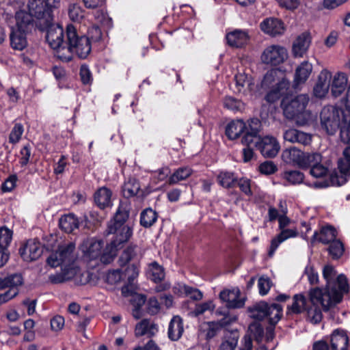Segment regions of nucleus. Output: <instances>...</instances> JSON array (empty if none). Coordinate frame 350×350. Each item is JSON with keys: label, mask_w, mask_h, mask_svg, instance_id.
<instances>
[{"label": "nucleus", "mask_w": 350, "mask_h": 350, "mask_svg": "<svg viewBox=\"0 0 350 350\" xmlns=\"http://www.w3.org/2000/svg\"><path fill=\"white\" fill-rule=\"evenodd\" d=\"M191 174V170L189 167H180L176 170L169 178L170 185L176 184L180 180H185Z\"/></svg>", "instance_id": "nucleus-50"}, {"label": "nucleus", "mask_w": 350, "mask_h": 350, "mask_svg": "<svg viewBox=\"0 0 350 350\" xmlns=\"http://www.w3.org/2000/svg\"><path fill=\"white\" fill-rule=\"evenodd\" d=\"M239 338V332L237 329L227 331L218 350H234L237 346Z\"/></svg>", "instance_id": "nucleus-38"}, {"label": "nucleus", "mask_w": 350, "mask_h": 350, "mask_svg": "<svg viewBox=\"0 0 350 350\" xmlns=\"http://www.w3.org/2000/svg\"><path fill=\"white\" fill-rule=\"evenodd\" d=\"M27 33L19 30L12 29L10 36L11 46L15 50H23L27 45Z\"/></svg>", "instance_id": "nucleus-42"}, {"label": "nucleus", "mask_w": 350, "mask_h": 350, "mask_svg": "<svg viewBox=\"0 0 350 350\" xmlns=\"http://www.w3.org/2000/svg\"><path fill=\"white\" fill-rule=\"evenodd\" d=\"M139 267V263H133L124 269L120 267L109 271L106 275V282L113 285L122 280H127L131 283L138 276Z\"/></svg>", "instance_id": "nucleus-12"}, {"label": "nucleus", "mask_w": 350, "mask_h": 350, "mask_svg": "<svg viewBox=\"0 0 350 350\" xmlns=\"http://www.w3.org/2000/svg\"><path fill=\"white\" fill-rule=\"evenodd\" d=\"M309 101L306 94H300L293 98L285 97L281 102L284 116L288 119L296 118L297 123L304 125L307 122L308 113L306 111Z\"/></svg>", "instance_id": "nucleus-6"}, {"label": "nucleus", "mask_w": 350, "mask_h": 350, "mask_svg": "<svg viewBox=\"0 0 350 350\" xmlns=\"http://www.w3.org/2000/svg\"><path fill=\"white\" fill-rule=\"evenodd\" d=\"M293 304L288 306L286 308V314L289 315L299 314L305 312L307 306V299L302 293L295 294L293 297Z\"/></svg>", "instance_id": "nucleus-36"}, {"label": "nucleus", "mask_w": 350, "mask_h": 350, "mask_svg": "<svg viewBox=\"0 0 350 350\" xmlns=\"http://www.w3.org/2000/svg\"><path fill=\"white\" fill-rule=\"evenodd\" d=\"M278 306H282L280 304L273 303L269 304L267 301H260L250 307L248 311L250 312L252 319L260 322L266 318L269 319L272 317L271 314L273 311L278 313L279 308L277 307Z\"/></svg>", "instance_id": "nucleus-14"}, {"label": "nucleus", "mask_w": 350, "mask_h": 350, "mask_svg": "<svg viewBox=\"0 0 350 350\" xmlns=\"http://www.w3.org/2000/svg\"><path fill=\"white\" fill-rule=\"evenodd\" d=\"M28 14L38 19V27L53 21L52 9L43 0H29Z\"/></svg>", "instance_id": "nucleus-10"}, {"label": "nucleus", "mask_w": 350, "mask_h": 350, "mask_svg": "<svg viewBox=\"0 0 350 350\" xmlns=\"http://www.w3.org/2000/svg\"><path fill=\"white\" fill-rule=\"evenodd\" d=\"M260 27L265 33L273 37L282 35L284 31L283 22L275 18H265L260 23Z\"/></svg>", "instance_id": "nucleus-17"}, {"label": "nucleus", "mask_w": 350, "mask_h": 350, "mask_svg": "<svg viewBox=\"0 0 350 350\" xmlns=\"http://www.w3.org/2000/svg\"><path fill=\"white\" fill-rule=\"evenodd\" d=\"M17 176L16 174L10 175L8 178L2 183L1 190L3 192H10L16 185Z\"/></svg>", "instance_id": "nucleus-60"}, {"label": "nucleus", "mask_w": 350, "mask_h": 350, "mask_svg": "<svg viewBox=\"0 0 350 350\" xmlns=\"http://www.w3.org/2000/svg\"><path fill=\"white\" fill-rule=\"evenodd\" d=\"M122 191L125 198H130L134 196L142 197L144 196V192L140 189V183L134 176H129L125 180Z\"/></svg>", "instance_id": "nucleus-22"}, {"label": "nucleus", "mask_w": 350, "mask_h": 350, "mask_svg": "<svg viewBox=\"0 0 350 350\" xmlns=\"http://www.w3.org/2000/svg\"><path fill=\"white\" fill-rule=\"evenodd\" d=\"M160 304L156 297L149 298L146 305V312L150 315L157 314L160 311Z\"/></svg>", "instance_id": "nucleus-59"}, {"label": "nucleus", "mask_w": 350, "mask_h": 350, "mask_svg": "<svg viewBox=\"0 0 350 350\" xmlns=\"http://www.w3.org/2000/svg\"><path fill=\"white\" fill-rule=\"evenodd\" d=\"M112 191L106 187L98 189L94 194V201L96 205L101 210L111 206Z\"/></svg>", "instance_id": "nucleus-26"}, {"label": "nucleus", "mask_w": 350, "mask_h": 350, "mask_svg": "<svg viewBox=\"0 0 350 350\" xmlns=\"http://www.w3.org/2000/svg\"><path fill=\"white\" fill-rule=\"evenodd\" d=\"M43 250L39 241L29 239L19 248V254L23 260L31 262L41 256Z\"/></svg>", "instance_id": "nucleus-15"}, {"label": "nucleus", "mask_w": 350, "mask_h": 350, "mask_svg": "<svg viewBox=\"0 0 350 350\" xmlns=\"http://www.w3.org/2000/svg\"><path fill=\"white\" fill-rule=\"evenodd\" d=\"M236 320V317H224L217 322H208V327L206 333V339L208 340L212 339L217 334L221 328L229 325L232 321H235Z\"/></svg>", "instance_id": "nucleus-34"}, {"label": "nucleus", "mask_w": 350, "mask_h": 350, "mask_svg": "<svg viewBox=\"0 0 350 350\" xmlns=\"http://www.w3.org/2000/svg\"><path fill=\"white\" fill-rule=\"evenodd\" d=\"M312 70V66L308 62H303L296 69L295 74V86L297 87L299 84L304 83L308 79Z\"/></svg>", "instance_id": "nucleus-43"}, {"label": "nucleus", "mask_w": 350, "mask_h": 350, "mask_svg": "<svg viewBox=\"0 0 350 350\" xmlns=\"http://www.w3.org/2000/svg\"><path fill=\"white\" fill-rule=\"evenodd\" d=\"M237 179L234 173L229 172H221L217 177L218 183L226 189L237 187Z\"/></svg>", "instance_id": "nucleus-45"}, {"label": "nucleus", "mask_w": 350, "mask_h": 350, "mask_svg": "<svg viewBox=\"0 0 350 350\" xmlns=\"http://www.w3.org/2000/svg\"><path fill=\"white\" fill-rule=\"evenodd\" d=\"M282 159L299 169H310V174L314 178L328 176L322 181L314 183L318 188L340 187L350 179V154H342L338 159L337 168H333L332 154H282Z\"/></svg>", "instance_id": "nucleus-1"}, {"label": "nucleus", "mask_w": 350, "mask_h": 350, "mask_svg": "<svg viewBox=\"0 0 350 350\" xmlns=\"http://www.w3.org/2000/svg\"><path fill=\"white\" fill-rule=\"evenodd\" d=\"M147 297L144 294L134 293L130 300L131 304L133 308L132 315L135 319H139L143 316L142 307L145 304Z\"/></svg>", "instance_id": "nucleus-39"}, {"label": "nucleus", "mask_w": 350, "mask_h": 350, "mask_svg": "<svg viewBox=\"0 0 350 350\" xmlns=\"http://www.w3.org/2000/svg\"><path fill=\"white\" fill-rule=\"evenodd\" d=\"M331 78L332 74L328 70H323L320 72L313 90L316 97L321 98L325 96L330 87Z\"/></svg>", "instance_id": "nucleus-18"}, {"label": "nucleus", "mask_w": 350, "mask_h": 350, "mask_svg": "<svg viewBox=\"0 0 350 350\" xmlns=\"http://www.w3.org/2000/svg\"><path fill=\"white\" fill-rule=\"evenodd\" d=\"M90 40H92L94 42H98L100 40L102 37V32L98 26L93 25L90 27L88 31V36Z\"/></svg>", "instance_id": "nucleus-64"}, {"label": "nucleus", "mask_w": 350, "mask_h": 350, "mask_svg": "<svg viewBox=\"0 0 350 350\" xmlns=\"http://www.w3.org/2000/svg\"><path fill=\"white\" fill-rule=\"evenodd\" d=\"M104 216L98 211L92 210L88 215H85L81 219V227L88 231L94 232L104 220Z\"/></svg>", "instance_id": "nucleus-20"}, {"label": "nucleus", "mask_w": 350, "mask_h": 350, "mask_svg": "<svg viewBox=\"0 0 350 350\" xmlns=\"http://www.w3.org/2000/svg\"><path fill=\"white\" fill-rule=\"evenodd\" d=\"M284 139L290 142L304 143L307 136L296 129H289L284 133Z\"/></svg>", "instance_id": "nucleus-52"}, {"label": "nucleus", "mask_w": 350, "mask_h": 350, "mask_svg": "<svg viewBox=\"0 0 350 350\" xmlns=\"http://www.w3.org/2000/svg\"><path fill=\"white\" fill-rule=\"evenodd\" d=\"M246 123L242 120H234L229 122L226 127V135L230 139H235L241 134L245 133Z\"/></svg>", "instance_id": "nucleus-32"}, {"label": "nucleus", "mask_w": 350, "mask_h": 350, "mask_svg": "<svg viewBox=\"0 0 350 350\" xmlns=\"http://www.w3.org/2000/svg\"><path fill=\"white\" fill-rule=\"evenodd\" d=\"M75 245L69 243L65 245L59 246L55 253H52L47 258V264L51 267H62L64 265L71 264L73 261V252Z\"/></svg>", "instance_id": "nucleus-11"}, {"label": "nucleus", "mask_w": 350, "mask_h": 350, "mask_svg": "<svg viewBox=\"0 0 350 350\" xmlns=\"http://www.w3.org/2000/svg\"><path fill=\"white\" fill-rule=\"evenodd\" d=\"M329 247L327 250L329 256L334 260L340 259L344 254L345 245L344 243L340 239L334 240L329 244Z\"/></svg>", "instance_id": "nucleus-46"}, {"label": "nucleus", "mask_w": 350, "mask_h": 350, "mask_svg": "<svg viewBox=\"0 0 350 350\" xmlns=\"http://www.w3.org/2000/svg\"><path fill=\"white\" fill-rule=\"evenodd\" d=\"M158 213L151 208L144 209L140 213L139 224L146 228H150L157 221Z\"/></svg>", "instance_id": "nucleus-44"}, {"label": "nucleus", "mask_w": 350, "mask_h": 350, "mask_svg": "<svg viewBox=\"0 0 350 350\" xmlns=\"http://www.w3.org/2000/svg\"><path fill=\"white\" fill-rule=\"evenodd\" d=\"M311 43V36L308 32L299 35L293 44V53L295 57H301L308 51Z\"/></svg>", "instance_id": "nucleus-24"}, {"label": "nucleus", "mask_w": 350, "mask_h": 350, "mask_svg": "<svg viewBox=\"0 0 350 350\" xmlns=\"http://www.w3.org/2000/svg\"><path fill=\"white\" fill-rule=\"evenodd\" d=\"M129 215V206L120 202L113 217L107 222L104 232V236L108 243L98 258L101 263H111L117 256L118 252L123 248L133 237V226L127 223Z\"/></svg>", "instance_id": "nucleus-2"}, {"label": "nucleus", "mask_w": 350, "mask_h": 350, "mask_svg": "<svg viewBox=\"0 0 350 350\" xmlns=\"http://www.w3.org/2000/svg\"><path fill=\"white\" fill-rule=\"evenodd\" d=\"M13 231L5 226L0 228V248L8 250L12 240Z\"/></svg>", "instance_id": "nucleus-53"}, {"label": "nucleus", "mask_w": 350, "mask_h": 350, "mask_svg": "<svg viewBox=\"0 0 350 350\" xmlns=\"http://www.w3.org/2000/svg\"><path fill=\"white\" fill-rule=\"evenodd\" d=\"M258 170L262 174L271 175L278 171V166L271 161H265L259 165Z\"/></svg>", "instance_id": "nucleus-56"}, {"label": "nucleus", "mask_w": 350, "mask_h": 350, "mask_svg": "<svg viewBox=\"0 0 350 350\" xmlns=\"http://www.w3.org/2000/svg\"><path fill=\"white\" fill-rule=\"evenodd\" d=\"M235 88L239 93L247 94L250 93L254 86L253 79L251 76L244 73L239 72L234 76Z\"/></svg>", "instance_id": "nucleus-23"}, {"label": "nucleus", "mask_w": 350, "mask_h": 350, "mask_svg": "<svg viewBox=\"0 0 350 350\" xmlns=\"http://www.w3.org/2000/svg\"><path fill=\"white\" fill-rule=\"evenodd\" d=\"M341 103L347 111L332 105L325 106L320 114L321 124L329 135H334L339 129L341 141L348 144L350 142V83Z\"/></svg>", "instance_id": "nucleus-3"}, {"label": "nucleus", "mask_w": 350, "mask_h": 350, "mask_svg": "<svg viewBox=\"0 0 350 350\" xmlns=\"http://www.w3.org/2000/svg\"><path fill=\"white\" fill-rule=\"evenodd\" d=\"M224 107L234 112L243 109V103L241 100L232 96H226L223 100Z\"/></svg>", "instance_id": "nucleus-55"}, {"label": "nucleus", "mask_w": 350, "mask_h": 350, "mask_svg": "<svg viewBox=\"0 0 350 350\" xmlns=\"http://www.w3.org/2000/svg\"><path fill=\"white\" fill-rule=\"evenodd\" d=\"M279 308L278 313H275L273 317H270L268 320L269 326L266 327V333L265 335L266 342H269L275 338V327L279 321L283 316V307L278 306Z\"/></svg>", "instance_id": "nucleus-41"}, {"label": "nucleus", "mask_w": 350, "mask_h": 350, "mask_svg": "<svg viewBox=\"0 0 350 350\" xmlns=\"http://www.w3.org/2000/svg\"><path fill=\"white\" fill-rule=\"evenodd\" d=\"M287 58V50L284 46L278 44L267 46L260 56V59L263 64L271 66L280 65Z\"/></svg>", "instance_id": "nucleus-13"}, {"label": "nucleus", "mask_w": 350, "mask_h": 350, "mask_svg": "<svg viewBox=\"0 0 350 350\" xmlns=\"http://www.w3.org/2000/svg\"><path fill=\"white\" fill-rule=\"evenodd\" d=\"M246 334L251 335L252 338L260 344L265 336L264 328L259 321L252 322L249 325Z\"/></svg>", "instance_id": "nucleus-48"}, {"label": "nucleus", "mask_w": 350, "mask_h": 350, "mask_svg": "<svg viewBox=\"0 0 350 350\" xmlns=\"http://www.w3.org/2000/svg\"><path fill=\"white\" fill-rule=\"evenodd\" d=\"M337 236L338 232L336 228L331 224H326L321 226L319 231H314L310 239V245L313 246L317 242L328 245L337 239Z\"/></svg>", "instance_id": "nucleus-16"}, {"label": "nucleus", "mask_w": 350, "mask_h": 350, "mask_svg": "<svg viewBox=\"0 0 350 350\" xmlns=\"http://www.w3.org/2000/svg\"><path fill=\"white\" fill-rule=\"evenodd\" d=\"M59 228L66 233H72L81 227V221L74 213H69L61 217L59 221Z\"/></svg>", "instance_id": "nucleus-29"}, {"label": "nucleus", "mask_w": 350, "mask_h": 350, "mask_svg": "<svg viewBox=\"0 0 350 350\" xmlns=\"http://www.w3.org/2000/svg\"><path fill=\"white\" fill-rule=\"evenodd\" d=\"M349 337L347 332L337 328L332 332L330 336V347L332 350H347Z\"/></svg>", "instance_id": "nucleus-19"}, {"label": "nucleus", "mask_w": 350, "mask_h": 350, "mask_svg": "<svg viewBox=\"0 0 350 350\" xmlns=\"http://www.w3.org/2000/svg\"><path fill=\"white\" fill-rule=\"evenodd\" d=\"M309 300L311 306L307 305L305 312L307 313L310 321L314 324L320 323L323 318L322 310L319 305L323 308L325 312L329 310L331 307L327 309V304H329V297H326L323 294V288L319 287L312 288L308 293Z\"/></svg>", "instance_id": "nucleus-7"}, {"label": "nucleus", "mask_w": 350, "mask_h": 350, "mask_svg": "<svg viewBox=\"0 0 350 350\" xmlns=\"http://www.w3.org/2000/svg\"><path fill=\"white\" fill-rule=\"evenodd\" d=\"M69 18L75 23H81L85 18V11L77 3L70 4L68 10Z\"/></svg>", "instance_id": "nucleus-49"}, {"label": "nucleus", "mask_w": 350, "mask_h": 350, "mask_svg": "<svg viewBox=\"0 0 350 350\" xmlns=\"http://www.w3.org/2000/svg\"><path fill=\"white\" fill-rule=\"evenodd\" d=\"M70 165L68 154H61L56 161L54 159L53 172L56 176L62 175Z\"/></svg>", "instance_id": "nucleus-51"}, {"label": "nucleus", "mask_w": 350, "mask_h": 350, "mask_svg": "<svg viewBox=\"0 0 350 350\" xmlns=\"http://www.w3.org/2000/svg\"><path fill=\"white\" fill-rule=\"evenodd\" d=\"M183 332L184 327L182 318L179 316L173 317L168 325V338L172 341H177L181 338Z\"/></svg>", "instance_id": "nucleus-28"}, {"label": "nucleus", "mask_w": 350, "mask_h": 350, "mask_svg": "<svg viewBox=\"0 0 350 350\" xmlns=\"http://www.w3.org/2000/svg\"><path fill=\"white\" fill-rule=\"evenodd\" d=\"M41 31H46V40L49 46L54 50L58 51V54H62L66 49V39L63 27L59 24L49 22L38 27Z\"/></svg>", "instance_id": "nucleus-8"}, {"label": "nucleus", "mask_w": 350, "mask_h": 350, "mask_svg": "<svg viewBox=\"0 0 350 350\" xmlns=\"http://www.w3.org/2000/svg\"><path fill=\"white\" fill-rule=\"evenodd\" d=\"M51 328L54 332L62 330L64 326L65 320L61 315H55L51 319Z\"/></svg>", "instance_id": "nucleus-62"}, {"label": "nucleus", "mask_w": 350, "mask_h": 350, "mask_svg": "<svg viewBox=\"0 0 350 350\" xmlns=\"http://www.w3.org/2000/svg\"><path fill=\"white\" fill-rule=\"evenodd\" d=\"M250 182L251 180L248 178H243L239 180L237 179V186H238L240 190L247 196H251L252 195Z\"/></svg>", "instance_id": "nucleus-61"}, {"label": "nucleus", "mask_w": 350, "mask_h": 350, "mask_svg": "<svg viewBox=\"0 0 350 350\" xmlns=\"http://www.w3.org/2000/svg\"><path fill=\"white\" fill-rule=\"evenodd\" d=\"M276 75L277 70L273 69L268 70L262 81V86L269 88L275 81Z\"/></svg>", "instance_id": "nucleus-63"}, {"label": "nucleus", "mask_w": 350, "mask_h": 350, "mask_svg": "<svg viewBox=\"0 0 350 350\" xmlns=\"http://www.w3.org/2000/svg\"><path fill=\"white\" fill-rule=\"evenodd\" d=\"M336 271L330 265H326L323 269V277L326 282L325 287L323 289V294L329 297V304L327 309L332 307L342 301L343 295L349 291V284L347 276L339 274L335 279Z\"/></svg>", "instance_id": "nucleus-4"}, {"label": "nucleus", "mask_w": 350, "mask_h": 350, "mask_svg": "<svg viewBox=\"0 0 350 350\" xmlns=\"http://www.w3.org/2000/svg\"><path fill=\"white\" fill-rule=\"evenodd\" d=\"M271 280L268 277H260L258 281L259 294L262 296L267 295L271 287Z\"/></svg>", "instance_id": "nucleus-58"}, {"label": "nucleus", "mask_w": 350, "mask_h": 350, "mask_svg": "<svg viewBox=\"0 0 350 350\" xmlns=\"http://www.w3.org/2000/svg\"><path fill=\"white\" fill-rule=\"evenodd\" d=\"M16 30L29 33L34 27L33 16L25 11L16 14Z\"/></svg>", "instance_id": "nucleus-30"}, {"label": "nucleus", "mask_w": 350, "mask_h": 350, "mask_svg": "<svg viewBox=\"0 0 350 350\" xmlns=\"http://www.w3.org/2000/svg\"><path fill=\"white\" fill-rule=\"evenodd\" d=\"M219 299L226 303L228 308H241L245 304L243 299H239L238 295L228 289H224L220 292Z\"/></svg>", "instance_id": "nucleus-31"}, {"label": "nucleus", "mask_w": 350, "mask_h": 350, "mask_svg": "<svg viewBox=\"0 0 350 350\" xmlns=\"http://www.w3.org/2000/svg\"><path fill=\"white\" fill-rule=\"evenodd\" d=\"M66 45L65 53L58 54V57L63 62H69L75 54L80 59H85L91 52V42L85 35H79L77 29L72 25H68L66 30Z\"/></svg>", "instance_id": "nucleus-5"}, {"label": "nucleus", "mask_w": 350, "mask_h": 350, "mask_svg": "<svg viewBox=\"0 0 350 350\" xmlns=\"http://www.w3.org/2000/svg\"><path fill=\"white\" fill-rule=\"evenodd\" d=\"M137 248L136 244L131 243L123 250L118 260L120 267L124 269L133 263L130 262L137 256Z\"/></svg>", "instance_id": "nucleus-35"}, {"label": "nucleus", "mask_w": 350, "mask_h": 350, "mask_svg": "<svg viewBox=\"0 0 350 350\" xmlns=\"http://www.w3.org/2000/svg\"><path fill=\"white\" fill-rule=\"evenodd\" d=\"M103 248L102 240H92L85 252V256L90 260L98 259Z\"/></svg>", "instance_id": "nucleus-47"}, {"label": "nucleus", "mask_w": 350, "mask_h": 350, "mask_svg": "<svg viewBox=\"0 0 350 350\" xmlns=\"http://www.w3.org/2000/svg\"><path fill=\"white\" fill-rule=\"evenodd\" d=\"M304 174L298 170L285 171L283 178L292 185L301 183L304 180Z\"/></svg>", "instance_id": "nucleus-54"}, {"label": "nucleus", "mask_w": 350, "mask_h": 350, "mask_svg": "<svg viewBox=\"0 0 350 350\" xmlns=\"http://www.w3.org/2000/svg\"><path fill=\"white\" fill-rule=\"evenodd\" d=\"M348 83L347 76L344 72L336 73L330 84L331 93L333 96L338 97L347 88Z\"/></svg>", "instance_id": "nucleus-33"}, {"label": "nucleus", "mask_w": 350, "mask_h": 350, "mask_svg": "<svg viewBox=\"0 0 350 350\" xmlns=\"http://www.w3.org/2000/svg\"><path fill=\"white\" fill-rule=\"evenodd\" d=\"M24 132V126L21 123H15L10 133L9 139L11 143L18 142Z\"/></svg>", "instance_id": "nucleus-57"}, {"label": "nucleus", "mask_w": 350, "mask_h": 350, "mask_svg": "<svg viewBox=\"0 0 350 350\" xmlns=\"http://www.w3.org/2000/svg\"><path fill=\"white\" fill-rule=\"evenodd\" d=\"M247 124V129H245V133L243 135L241 139V143L244 146H246L250 144V140L248 137H260L259 133L261 129V122L258 118H251L245 122ZM252 139L254 137H251Z\"/></svg>", "instance_id": "nucleus-27"}, {"label": "nucleus", "mask_w": 350, "mask_h": 350, "mask_svg": "<svg viewBox=\"0 0 350 350\" xmlns=\"http://www.w3.org/2000/svg\"><path fill=\"white\" fill-rule=\"evenodd\" d=\"M227 44L234 48H241L247 44L249 35L247 31L235 29L226 36Z\"/></svg>", "instance_id": "nucleus-21"}, {"label": "nucleus", "mask_w": 350, "mask_h": 350, "mask_svg": "<svg viewBox=\"0 0 350 350\" xmlns=\"http://www.w3.org/2000/svg\"><path fill=\"white\" fill-rule=\"evenodd\" d=\"M148 274L150 280L156 284L163 281L165 277L164 267L157 261L148 264Z\"/></svg>", "instance_id": "nucleus-40"}, {"label": "nucleus", "mask_w": 350, "mask_h": 350, "mask_svg": "<svg viewBox=\"0 0 350 350\" xmlns=\"http://www.w3.org/2000/svg\"><path fill=\"white\" fill-rule=\"evenodd\" d=\"M250 144L245 146L242 153H254V151H259L260 153H278L280 146L278 140L271 136L264 137H248Z\"/></svg>", "instance_id": "nucleus-9"}, {"label": "nucleus", "mask_w": 350, "mask_h": 350, "mask_svg": "<svg viewBox=\"0 0 350 350\" xmlns=\"http://www.w3.org/2000/svg\"><path fill=\"white\" fill-rule=\"evenodd\" d=\"M158 330V325L156 323L151 322L148 319H144L135 325V334L136 337L146 335L152 338Z\"/></svg>", "instance_id": "nucleus-25"}, {"label": "nucleus", "mask_w": 350, "mask_h": 350, "mask_svg": "<svg viewBox=\"0 0 350 350\" xmlns=\"http://www.w3.org/2000/svg\"><path fill=\"white\" fill-rule=\"evenodd\" d=\"M24 283V279L21 273H12L3 278H0V291L6 288L9 289H18Z\"/></svg>", "instance_id": "nucleus-37"}]
</instances>
